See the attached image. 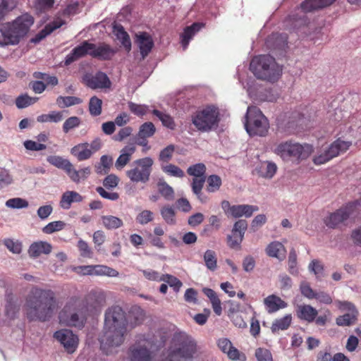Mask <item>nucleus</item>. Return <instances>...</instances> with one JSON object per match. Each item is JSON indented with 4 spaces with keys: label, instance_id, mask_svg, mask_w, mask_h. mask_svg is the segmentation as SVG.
<instances>
[{
    "label": "nucleus",
    "instance_id": "obj_1",
    "mask_svg": "<svg viewBox=\"0 0 361 361\" xmlns=\"http://www.w3.org/2000/svg\"><path fill=\"white\" fill-rule=\"evenodd\" d=\"M105 331L99 338L101 348L109 353V348L118 347L124 341L127 332L128 319L126 312L118 305H112L105 312Z\"/></svg>",
    "mask_w": 361,
    "mask_h": 361
},
{
    "label": "nucleus",
    "instance_id": "obj_2",
    "mask_svg": "<svg viewBox=\"0 0 361 361\" xmlns=\"http://www.w3.org/2000/svg\"><path fill=\"white\" fill-rule=\"evenodd\" d=\"M56 305V295L53 290L34 287L26 298L27 317L30 321H47L52 317Z\"/></svg>",
    "mask_w": 361,
    "mask_h": 361
},
{
    "label": "nucleus",
    "instance_id": "obj_3",
    "mask_svg": "<svg viewBox=\"0 0 361 361\" xmlns=\"http://www.w3.org/2000/svg\"><path fill=\"white\" fill-rule=\"evenodd\" d=\"M34 23V18L28 14H23L16 18L12 22L2 25L0 28L2 39H0V45H17L29 32L31 26Z\"/></svg>",
    "mask_w": 361,
    "mask_h": 361
},
{
    "label": "nucleus",
    "instance_id": "obj_4",
    "mask_svg": "<svg viewBox=\"0 0 361 361\" xmlns=\"http://www.w3.org/2000/svg\"><path fill=\"white\" fill-rule=\"evenodd\" d=\"M116 53V50L112 48L109 44L100 43L99 45L90 43L87 40L83 41L80 45L75 47L66 59L64 63L69 66L78 59L90 55L92 58L102 61H109Z\"/></svg>",
    "mask_w": 361,
    "mask_h": 361
},
{
    "label": "nucleus",
    "instance_id": "obj_5",
    "mask_svg": "<svg viewBox=\"0 0 361 361\" xmlns=\"http://www.w3.org/2000/svg\"><path fill=\"white\" fill-rule=\"evenodd\" d=\"M194 339L184 332L174 334L167 357L161 361H190L196 353Z\"/></svg>",
    "mask_w": 361,
    "mask_h": 361
},
{
    "label": "nucleus",
    "instance_id": "obj_6",
    "mask_svg": "<svg viewBox=\"0 0 361 361\" xmlns=\"http://www.w3.org/2000/svg\"><path fill=\"white\" fill-rule=\"evenodd\" d=\"M250 70L258 79L271 82L277 81L282 73V68L269 54L255 56L250 61Z\"/></svg>",
    "mask_w": 361,
    "mask_h": 361
},
{
    "label": "nucleus",
    "instance_id": "obj_7",
    "mask_svg": "<svg viewBox=\"0 0 361 361\" xmlns=\"http://www.w3.org/2000/svg\"><path fill=\"white\" fill-rule=\"evenodd\" d=\"M272 152L283 161L291 159L300 160L307 158L313 152V147L311 145H300L293 140H287L276 145Z\"/></svg>",
    "mask_w": 361,
    "mask_h": 361
},
{
    "label": "nucleus",
    "instance_id": "obj_8",
    "mask_svg": "<svg viewBox=\"0 0 361 361\" xmlns=\"http://www.w3.org/2000/svg\"><path fill=\"white\" fill-rule=\"evenodd\" d=\"M245 118V127L250 135L262 137L267 134L269 121L258 107L248 106Z\"/></svg>",
    "mask_w": 361,
    "mask_h": 361
},
{
    "label": "nucleus",
    "instance_id": "obj_9",
    "mask_svg": "<svg viewBox=\"0 0 361 361\" xmlns=\"http://www.w3.org/2000/svg\"><path fill=\"white\" fill-rule=\"evenodd\" d=\"M219 121V109L213 105L197 111L192 116L193 125L202 132H209L217 127Z\"/></svg>",
    "mask_w": 361,
    "mask_h": 361
},
{
    "label": "nucleus",
    "instance_id": "obj_10",
    "mask_svg": "<svg viewBox=\"0 0 361 361\" xmlns=\"http://www.w3.org/2000/svg\"><path fill=\"white\" fill-rule=\"evenodd\" d=\"M153 164V159L149 157L136 159L126 171V176L133 183H147L150 179Z\"/></svg>",
    "mask_w": 361,
    "mask_h": 361
},
{
    "label": "nucleus",
    "instance_id": "obj_11",
    "mask_svg": "<svg viewBox=\"0 0 361 361\" xmlns=\"http://www.w3.org/2000/svg\"><path fill=\"white\" fill-rule=\"evenodd\" d=\"M351 145V141H345L341 138H338L328 147L315 155L313 158V162L316 165L324 164L341 154L345 153Z\"/></svg>",
    "mask_w": 361,
    "mask_h": 361
},
{
    "label": "nucleus",
    "instance_id": "obj_12",
    "mask_svg": "<svg viewBox=\"0 0 361 361\" xmlns=\"http://www.w3.org/2000/svg\"><path fill=\"white\" fill-rule=\"evenodd\" d=\"M70 303L78 307L77 311L67 314L68 305L60 312L59 319L61 323L69 326L82 329L86 322L87 314H90L80 305V300L77 298H71Z\"/></svg>",
    "mask_w": 361,
    "mask_h": 361
},
{
    "label": "nucleus",
    "instance_id": "obj_13",
    "mask_svg": "<svg viewBox=\"0 0 361 361\" xmlns=\"http://www.w3.org/2000/svg\"><path fill=\"white\" fill-rule=\"evenodd\" d=\"M360 206V202L358 200L349 202L326 216L324 224L329 228H335L353 215L358 210Z\"/></svg>",
    "mask_w": 361,
    "mask_h": 361
},
{
    "label": "nucleus",
    "instance_id": "obj_14",
    "mask_svg": "<svg viewBox=\"0 0 361 361\" xmlns=\"http://www.w3.org/2000/svg\"><path fill=\"white\" fill-rule=\"evenodd\" d=\"M106 303V295L104 290L95 288L92 289L85 297L80 305L89 314L99 312L102 307Z\"/></svg>",
    "mask_w": 361,
    "mask_h": 361
},
{
    "label": "nucleus",
    "instance_id": "obj_15",
    "mask_svg": "<svg viewBox=\"0 0 361 361\" xmlns=\"http://www.w3.org/2000/svg\"><path fill=\"white\" fill-rule=\"evenodd\" d=\"M102 146V140L97 137L90 143L82 142L75 145L71 148V154L79 161H82L90 159L94 153L101 149Z\"/></svg>",
    "mask_w": 361,
    "mask_h": 361
},
{
    "label": "nucleus",
    "instance_id": "obj_16",
    "mask_svg": "<svg viewBox=\"0 0 361 361\" xmlns=\"http://www.w3.org/2000/svg\"><path fill=\"white\" fill-rule=\"evenodd\" d=\"M71 271L80 276H106L117 277L119 274L116 269L106 265H81L71 267Z\"/></svg>",
    "mask_w": 361,
    "mask_h": 361
},
{
    "label": "nucleus",
    "instance_id": "obj_17",
    "mask_svg": "<svg viewBox=\"0 0 361 361\" xmlns=\"http://www.w3.org/2000/svg\"><path fill=\"white\" fill-rule=\"evenodd\" d=\"M54 338L63 345L65 350L69 354L73 353L79 345L78 336L69 329H63L56 331L54 334Z\"/></svg>",
    "mask_w": 361,
    "mask_h": 361
},
{
    "label": "nucleus",
    "instance_id": "obj_18",
    "mask_svg": "<svg viewBox=\"0 0 361 361\" xmlns=\"http://www.w3.org/2000/svg\"><path fill=\"white\" fill-rule=\"evenodd\" d=\"M134 42L140 50L141 60H144L152 51L154 45L151 35L147 32H139L135 34Z\"/></svg>",
    "mask_w": 361,
    "mask_h": 361
},
{
    "label": "nucleus",
    "instance_id": "obj_19",
    "mask_svg": "<svg viewBox=\"0 0 361 361\" xmlns=\"http://www.w3.org/2000/svg\"><path fill=\"white\" fill-rule=\"evenodd\" d=\"M83 80L87 87L93 90L109 88L111 84L106 74L100 71L94 75H85Z\"/></svg>",
    "mask_w": 361,
    "mask_h": 361
},
{
    "label": "nucleus",
    "instance_id": "obj_20",
    "mask_svg": "<svg viewBox=\"0 0 361 361\" xmlns=\"http://www.w3.org/2000/svg\"><path fill=\"white\" fill-rule=\"evenodd\" d=\"M217 345L224 353L227 355L230 360L240 361L246 360L245 355L233 347L231 341L228 338H219L217 341Z\"/></svg>",
    "mask_w": 361,
    "mask_h": 361
},
{
    "label": "nucleus",
    "instance_id": "obj_21",
    "mask_svg": "<svg viewBox=\"0 0 361 361\" xmlns=\"http://www.w3.org/2000/svg\"><path fill=\"white\" fill-rule=\"evenodd\" d=\"M52 245L46 241L39 240L32 243L27 250L29 256L37 258L42 255H49L51 252Z\"/></svg>",
    "mask_w": 361,
    "mask_h": 361
},
{
    "label": "nucleus",
    "instance_id": "obj_22",
    "mask_svg": "<svg viewBox=\"0 0 361 361\" xmlns=\"http://www.w3.org/2000/svg\"><path fill=\"white\" fill-rule=\"evenodd\" d=\"M277 166L273 161H260L255 167L257 174L264 178L271 179L276 174Z\"/></svg>",
    "mask_w": 361,
    "mask_h": 361
},
{
    "label": "nucleus",
    "instance_id": "obj_23",
    "mask_svg": "<svg viewBox=\"0 0 361 361\" xmlns=\"http://www.w3.org/2000/svg\"><path fill=\"white\" fill-rule=\"evenodd\" d=\"M341 307L352 310L351 313H347L336 318V324L338 326H350L357 320V312L355 310L354 305L350 302H344Z\"/></svg>",
    "mask_w": 361,
    "mask_h": 361
},
{
    "label": "nucleus",
    "instance_id": "obj_24",
    "mask_svg": "<svg viewBox=\"0 0 361 361\" xmlns=\"http://www.w3.org/2000/svg\"><path fill=\"white\" fill-rule=\"evenodd\" d=\"M130 361H151V353L149 349L140 343L130 347Z\"/></svg>",
    "mask_w": 361,
    "mask_h": 361
},
{
    "label": "nucleus",
    "instance_id": "obj_25",
    "mask_svg": "<svg viewBox=\"0 0 361 361\" xmlns=\"http://www.w3.org/2000/svg\"><path fill=\"white\" fill-rule=\"evenodd\" d=\"M135 150L136 147L133 144L125 146L121 149V154L116 161V168L118 170L123 169L130 161L131 157Z\"/></svg>",
    "mask_w": 361,
    "mask_h": 361
},
{
    "label": "nucleus",
    "instance_id": "obj_26",
    "mask_svg": "<svg viewBox=\"0 0 361 361\" xmlns=\"http://www.w3.org/2000/svg\"><path fill=\"white\" fill-rule=\"evenodd\" d=\"M296 314L300 319L311 323L316 319L318 312L310 305H300L296 309Z\"/></svg>",
    "mask_w": 361,
    "mask_h": 361
},
{
    "label": "nucleus",
    "instance_id": "obj_27",
    "mask_svg": "<svg viewBox=\"0 0 361 361\" xmlns=\"http://www.w3.org/2000/svg\"><path fill=\"white\" fill-rule=\"evenodd\" d=\"M83 197L76 191L67 190L61 195L59 202L60 207L63 209H69L73 202H81Z\"/></svg>",
    "mask_w": 361,
    "mask_h": 361
},
{
    "label": "nucleus",
    "instance_id": "obj_28",
    "mask_svg": "<svg viewBox=\"0 0 361 361\" xmlns=\"http://www.w3.org/2000/svg\"><path fill=\"white\" fill-rule=\"evenodd\" d=\"M259 208L257 206L249 205V204H238L232 205L231 213L230 216L233 218H240L245 216L247 218L250 217L254 212L258 211Z\"/></svg>",
    "mask_w": 361,
    "mask_h": 361
},
{
    "label": "nucleus",
    "instance_id": "obj_29",
    "mask_svg": "<svg viewBox=\"0 0 361 361\" xmlns=\"http://www.w3.org/2000/svg\"><path fill=\"white\" fill-rule=\"evenodd\" d=\"M203 26L204 24L202 23H194L190 26H188L184 29L183 32L181 35V44L183 50H185L188 48L190 40Z\"/></svg>",
    "mask_w": 361,
    "mask_h": 361
},
{
    "label": "nucleus",
    "instance_id": "obj_30",
    "mask_svg": "<svg viewBox=\"0 0 361 361\" xmlns=\"http://www.w3.org/2000/svg\"><path fill=\"white\" fill-rule=\"evenodd\" d=\"M336 0H305L301 4V8L305 13L321 9L332 4Z\"/></svg>",
    "mask_w": 361,
    "mask_h": 361
},
{
    "label": "nucleus",
    "instance_id": "obj_31",
    "mask_svg": "<svg viewBox=\"0 0 361 361\" xmlns=\"http://www.w3.org/2000/svg\"><path fill=\"white\" fill-rule=\"evenodd\" d=\"M264 303L269 313L275 312L287 306V303L285 301L275 295H271L267 297L264 300Z\"/></svg>",
    "mask_w": 361,
    "mask_h": 361
},
{
    "label": "nucleus",
    "instance_id": "obj_32",
    "mask_svg": "<svg viewBox=\"0 0 361 361\" xmlns=\"http://www.w3.org/2000/svg\"><path fill=\"white\" fill-rule=\"evenodd\" d=\"M145 311L139 306L134 305L131 307L128 312V320L131 327H135L142 323L145 319Z\"/></svg>",
    "mask_w": 361,
    "mask_h": 361
},
{
    "label": "nucleus",
    "instance_id": "obj_33",
    "mask_svg": "<svg viewBox=\"0 0 361 361\" xmlns=\"http://www.w3.org/2000/svg\"><path fill=\"white\" fill-rule=\"evenodd\" d=\"M266 252L269 257L282 259L285 257L286 249L282 243L274 241L268 245Z\"/></svg>",
    "mask_w": 361,
    "mask_h": 361
},
{
    "label": "nucleus",
    "instance_id": "obj_34",
    "mask_svg": "<svg viewBox=\"0 0 361 361\" xmlns=\"http://www.w3.org/2000/svg\"><path fill=\"white\" fill-rule=\"evenodd\" d=\"M47 161L51 165L58 169H63L68 176V173L72 167V164L69 160L63 159L60 156L51 155L47 158Z\"/></svg>",
    "mask_w": 361,
    "mask_h": 361
},
{
    "label": "nucleus",
    "instance_id": "obj_35",
    "mask_svg": "<svg viewBox=\"0 0 361 361\" xmlns=\"http://www.w3.org/2000/svg\"><path fill=\"white\" fill-rule=\"evenodd\" d=\"M292 322V316L290 314L275 319L271 326L272 333L275 334L279 331H284L288 329Z\"/></svg>",
    "mask_w": 361,
    "mask_h": 361
},
{
    "label": "nucleus",
    "instance_id": "obj_36",
    "mask_svg": "<svg viewBox=\"0 0 361 361\" xmlns=\"http://www.w3.org/2000/svg\"><path fill=\"white\" fill-rule=\"evenodd\" d=\"M203 293L209 299L215 314L221 315L222 313L221 303L216 292L211 288H205L203 289Z\"/></svg>",
    "mask_w": 361,
    "mask_h": 361
},
{
    "label": "nucleus",
    "instance_id": "obj_37",
    "mask_svg": "<svg viewBox=\"0 0 361 361\" xmlns=\"http://www.w3.org/2000/svg\"><path fill=\"white\" fill-rule=\"evenodd\" d=\"M114 31L121 44L129 51L131 49V41L129 35L125 31L123 27L121 25H115L114 27Z\"/></svg>",
    "mask_w": 361,
    "mask_h": 361
},
{
    "label": "nucleus",
    "instance_id": "obj_38",
    "mask_svg": "<svg viewBox=\"0 0 361 361\" xmlns=\"http://www.w3.org/2000/svg\"><path fill=\"white\" fill-rule=\"evenodd\" d=\"M90 173L91 168L90 166L85 167L78 171L72 164V167L68 173V176L74 183H78L81 180L87 179Z\"/></svg>",
    "mask_w": 361,
    "mask_h": 361
},
{
    "label": "nucleus",
    "instance_id": "obj_39",
    "mask_svg": "<svg viewBox=\"0 0 361 361\" xmlns=\"http://www.w3.org/2000/svg\"><path fill=\"white\" fill-rule=\"evenodd\" d=\"M102 224L108 230L117 229L123 225L122 219L112 215L102 216Z\"/></svg>",
    "mask_w": 361,
    "mask_h": 361
},
{
    "label": "nucleus",
    "instance_id": "obj_40",
    "mask_svg": "<svg viewBox=\"0 0 361 361\" xmlns=\"http://www.w3.org/2000/svg\"><path fill=\"white\" fill-rule=\"evenodd\" d=\"M159 193L168 201L173 200L174 190L165 180H159L157 183Z\"/></svg>",
    "mask_w": 361,
    "mask_h": 361
},
{
    "label": "nucleus",
    "instance_id": "obj_41",
    "mask_svg": "<svg viewBox=\"0 0 361 361\" xmlns=\"http://www.w3.org/2000/svg\"><path fill=\"white\" fill-rule=\"evenodd\" d=\"M63 118V111H51L49 114H41L37 117V122L39 123H59Z\"/></svg>",
    "mask_w": 361,
    "mask_h": 361
},
{
    "label": "nucleus",
    "instance_id": "obj_42",
    "mask_svg": "<svg viewBox=\"0 0 361 361\" xmlns=\"http://www.w3.org/2000/svg\"><path fill=\"white\" fill-rule=\"evenodd\" d=\"M207 167L203 163H197L190 166L187 169V173L190 176L197 178H206L205 173Z\"/></svg>",
    "mask_w": 361,
    "mask_h": 361
},
{
    "label": "nucleus",
    "instance_id": "obj_43",
    "mask_svg": "<svg viewBox=\"0 0 361 361\" xmlns=\"http://www.w3.org/2000/svg\"><path fill=\"white\" fill-rule=\"evenodd\" d=\"M205 266L210 271H215L217 268V257L216 252L212 250H207L203 256Z\"/></svg>",
    "mask_w": 361,
    "mask_h": 361
},
{
    "label": "nucleus",
    "instance_id": "obj_44",
    "mask_svg": "<svg viewBox=\"0 0 361 361\" xmlns=\"http://www.w3.org/2000/svg\"><path fill=\"white\" fill-rule=\"evenodd\" d=\"M205 180L206 178H193L191 183L192 191L202 202L206 201V197H203L202 193Z\"/></svg>",
    "mask_w": 361,
    "mask_h": 361
},
{
    "label": "nucleus",
    "instance_id": "obj_45",
    "mask_svg": "<svg viewBox=\"0 0 361 361\" xmlns=\"http://www.w3.org/2000/svg\"><path fill=\"white\" fill-rule=\"evenodd\" d=\"M82 102V100L80 98L74 96H59L56 99V104L61 108L68 107L73 105L80 104Z\"/></svg>",
    "mask_w": 361,
    "mask_h": 361
},
{
    "label": "nucleus",
    "instance_id": "obj_46",
    "mask_svg": "<svg viewBox=\"0 0 361 361\" xmlns=\"http://www.w3.org/2000/svg\"><path fill=\"white\" fill-rule=\"evenodd\" d=\"M222 184V180L220 176L217 175H210L207 178V191L208 192H217Z\"/></svg>",
    "mask_w": 361,
    "mask_h": 361
},
{
    "label": "nucleus",
    "instance_id": "obj_47",
    "mask_svg": "<svg viewBox=\"0 0 361 361\" xmlns=\"http://www.w3.org/2000/svg\"><path fill=\"white\" fill-rule=\"evenodd\" d=\"M161 215L167 224L174 225L176 223V212L171 206H164L161 209Z\"/></svg>",
    "mask_w": 361,
    "mask_h": 361
},
{
    "label": "nucleus",
    "instance_id": "obj_48",
    "mask_svg": "<svg viewBox=\"0 0 361 361\" xmlns=\"http://www.w3.org/2000/svg\"><path fill=\"white\" fill-rule=\"evenodd\" d=\"M152 114L156 116L161 121L163 126L169 129H174L176 127L173 118L167 114L163 113L157 109H154Z\"/></svg>",
    "mask_w": 361,
    "mask_h": 361
},
{
    "label": "nucleus",
    "instance_id": "obj_49",
    "mask_svg": "<svg viewBox=\"0 0 361 361\" xmlns=\"http://www.w3.org/2000/svg\"><path fill=\"white\" fill-rule=\"evenodd\" d=\"M155 131V126L152 122H145L140 126L137 136L140 138H148L153 136Z\"/></svg>",
    "mask_w": 361,
    "mask_h": 361
},
{
    "label": "nucleus",
    "instance_id": "obj_50",
    "mask_svg": "<svg viewBox=\"0 0 361 361\" xmlns=\"http://www.w3.org/2000/svg\"><path fill=\"white\" fill-rule=\"evenodd\" d=\"M102 100L96 96L90 98L89 102V111L93 116H99L102 114Z\"/></svg>",
    "mask_w": 361,
    "mask_h": 361
},
{
    "label": "nucleus",
    "instance_id": "obj_51",
    "mask_svg": "<svg viewBox=\"0 0 361 361\" xmlns=\"http://www.w3.org/2000/svg\"><path fill=\"white\" fill-rule=\"evenodd\" d=\"M162 171L167 175L173 177L182 178L185 176L184 171L178 166L169 164L161 166Z\"/></svg>",
    "mask_w": 361,
    "mask_h": 361
},
{
    "label": "nucleus",
    "instance_id": "obj_52",
    "mask_svg": "<svg viewBox=\"0 0 361 361\" xmlns=\"http://www.w3.org/2000/svg\"><path fill=\"white\" fill-rule=\"evenodd\" d=\"M161 281L167 283L176 293L179 292L183 286V283L177 277L169 274H162Z\"/></svg>",
    "mask_w": 361,
    "mask_h": 361
},
{
    "label": "nucleus",
    "instance_id": "obj_53",
    "mask_svg": "<svg viewBox=\"0 0 361 361\" xmlns=\"http://www.w3.org/2000/svg\"><path fill=\"white\" fill-rule=\"evenodd\" d=\"M37 97H31L27 94H21L16 99V105L18 109L26 108L37 101Z\"/></svg>",
    "mask_w": 361,
    "mask_h": 361
},
{
    "label": "nucleus",
    "instance_id": "obj_54",
    "mask_svg": "<svg viewBox=\"0 0 361 361\" xmlns=\"http://www.w3.org/2000/svg\"><path fill=\"white\" fill-rule=\"evenodd\" d=\"M77 247L80 252V255L83 258L91 259L93 257V251L88 243L80 239L78 240Z\"/></svg>",
    "mask_w": 361,
    "mask_h": 361
},
{
    "label": "nucleus",
    "instance_id": "obj_55",
    "mask_svg": "<svg viewBox=\"0 0 361 361\" xmlns=\"http://www.w3.org/2000/svg\"><path fill=\"white\" fill-rule=\"evenodd\" d=\"M66 224L62 221H56L49 223L43 228L42 231L46 234H51L56 231H61L65 227Z\"/></svg>",
    "mask_w": 361,
    "mask_h": 361
},
{
    "label": "nucleus",
    "instance_id": "obj_56",
    "mask_svg": "<svg viewBox=\"0 0 361 361\" xmlns=\"http://www.w3.org/2000/svg\"><path fill=\"white\" fill-rule=\"evenodd\" d=\"M128 109L131 113L137 116H142L147 113L148 106L143 104H138L133 102L128 103Z\"/></svg>",
    "mask_w": 361,
    "mask_h": 361
},
{
    "label": "nucleus",
    "instance_id": "obj_57",
    "mask_svg": "<svg viewBox=\"0 0 361 361\" xmlns=\"http://www.w3.org/2000/svg\"><path fill=\"white\" fill-rule=\"evenodd\" d=\"M6 206L13 209H22L28 207V202L20 197H15L8 200Z\"/></svg>",
    "mask_w": 361,
    "mask_h": 361
},
{
    "label": "nucleus",
    "instance_id": "obj_58",
    "mask_svg": "<svg viewBox=\"0 0 361 361\" xmlns=\"http://www.w3.org/2000/svg\"><path fill=\"white\" fill-rule=\"evenodd\" d=\"M80 118L77 116H71L67 118L63 124V131L65 133L80 126Z\"/></svg>",
    "mask_w": 361,
    "mask_h": 361
},
{
    "label": "nucleus",
    "instance_id": "obj_59",
    "mask_svg": "<svg viewBox=\"0 0 361 361\" xmlns=\"http://www.w3.org/2000/svg\"><path fill=\"white\" fill-rule=\"evenodd\" d=\"M175 151V146L169 145L164 148L159 153V159L161 161L168 163L172 158Z\"/></svg>",
    "mask_w": 361,
    "mask_h": 361
},
{
    "label": "nucleus",
    "instance_id": "obj_60",
    "mask_svg": "<svg viewBox=\"0 0 361 361\" xmlns=\"http://www.w3.org/2000/svg\"><path fill=\"white\" fill-rule=\"evenodd\" d=\"M255 357L257 361H273L271 352L263 348H258L256 349Z\"/></svg>",
    "mask_w": 361,
    "mask_h": 361
},
{
    "label": "nucleus",
    "instance_id": "obj_61",
    "mask_svg": "<svg viewBox=\"0 0 361 361\" xmlns=\"http://www.w3.org/2000/svg\"><path fill=\"white\" fill-rule=\"evenodd\" d=\"M154 219V214L149 210L142 211L136 217L137 223L145 225L152 221Z\"/></svg>",
    "mask_w": 361,
    "mask_h": 361
},
{
    "label": "nucleus",
    "instance_id": "obj_62",
    "mask_svg": "<svg viewBox=\"0 0 361 361\" xmlns=\"http://www.w3.org/2000/svg\"><path fill=\"white\" fill-rule=\"evenodd\" d=\"M5 246L13 253L19 254L22 250V245L18 241H14L11 239H5L4 241Z\"/></svg>",
    "mask_w": 361,
    "mask_h": 361
},
{
    "label": "nucleus",
    "instance_id": "obj_63",
    "mask_svg": "<svg viewBox=\"0 0 361 361\" xmlns=\"http://www.w3.org/2000/svg\"><path fill=\"white\" fill-rule=\"evenodd\" d=\"M243 235H237L236 233H232L227 236V244L229 247L234 249L240 246L243 240Z\"/></svg>",
    "mask_w": 361,
    "mask_h": 361
},
{
    "label": "nucleus",
    "instance_id": "obj_64",
    "mask_svg": "<svg viewBox=\"0 0 361 361\" xmlns=\"http://www.w3.org/2000/svg\"><path fill=\"white\" fill-rule=\"evenodd\" d=\"M133 133V128L130 126H126L122 128L119 130V131L114 136V140L115 141L121 142L124 139L129 137Z\"/></svg>",
    "mask_w": 361,
    "mask_h": 361
}]
</instances>
